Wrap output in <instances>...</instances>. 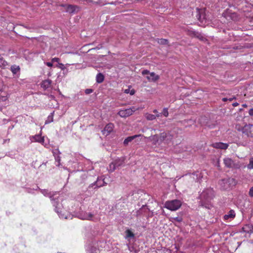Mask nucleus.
Masks as SVG:
<instances>
[{
    "label": "nucleus",
    "instance_id": "f3484780",
    "mask_svg": "<svg viewBox=\"0 0 253 253\" xmlns=\"http://www.w3.org/2000/svg\"><path fill=\"white\" fill-rule=\"evenodd\" d=\"M236 215L235 212L233 210H230L227 214L224 215V219L225 220H228V219H233Z\"/></svg>",
    "mask_w": 253,
    "mask_h": 253
},
{
    "label": "nucleus",
    "instance_id": "c9c22d12",
    "mask_svg": "<svg viewBox=\"0 0 253 253\" xmlns=\"http://www.w3.org/2000/svg\"><path fill=\"white\" fill-rule=\"evenodd\" d=\"M230 17L233 20L235 21L237 20V14L235 12L231 13Z\"/></svg>",
    "mask_w": 253,
    "mask_h": 253
},
{
    "label": "nucleus",
    "instance_id": "5701e85b",
    "mask_svg": "<svg viewBox=\"0 0 253 253\" xmlns=\"http://www.w3.org/2000/svg\"><path fill=\"white\" fill-rule=\"evenodd\" d=\"M197 17L198 19L200 21H203V20L205 19V15L203 14H202L201 13L202 12V10H200L199 9H197Z\"/></svg>",
    "mask_w": 253,
    "mask_h": 253
},
{
    "label": "nucleus",
    "instance_id": "603ef678",
    "mask_svg": "<svg viewBox=\"0 0 253 253\" xmlns=\"http://www.w3.org/2000/svg\"><path fill=\"white\" fill-rule=\"evenodd\" d=\"M232 105L234 107H236L239 105V104L237 102H235V103H233Z\"/></svg>",
    "mask_w": 253,
    "mask_h": 253
},
{
    "label": "nucleus",
    "instance_id": "a211bd4d",
    "mask_svg": "<svg viewBox=\"0 0 253 253\" xmlns=\"http://www.w3.org/2000/svg\"><path fill=\"white\" fill-rule=\"evenodd\" d=\"M41 192L44 196L49 197L51 200V201H52V199L55 198L54 197L55 194L53 192H48L47 190L45 189L42 190Z\"/></svg>",
    "mask_w": 253,
    "mask_h": 253
},
{
    "label": "nucleus",
    "instance_id": "4468645a",
    "mask_svg": "<svg viewBox=\"0 0 253 253\" xmlns=\"http://www.w3.org/2000/svg\"><path fill=\"white\" fill-rule=\"evenodd\" d=\"M31 140L32 142H37L42 144L44 142V139L41 135L38 134L32 136Z\"/></svg>",
    "mask_w": 253,
    "mask_h": 253
},
{
    "label": "nucleus",
    "instance_id": "aec40b11",
    "mask_svg": "<svg viewBox=\"0 0 253 253\" xmlns=\"http://www.w3.org/2000/svg\"><path fill=\"white\" fill-rule=\"evenodd\" d=\"M139 135H133V136H128L127 137V138H126L124 141V145H126L128 144L129 142L132 141L134 138H135L136 137L139 136Z\"/></svg>",
    "mask_w": 253,
    "mask_h": 253
},
{
    "label": "nucleus",
    "instance_id": "bb28decb",
    "mask_svg": "<svg viewBox=\"0 0 253 253\" xmlns=\"http://www.w3.org/2000/svg\"><path fill=\"white\" fill-rule=\"evenodd\" d=\"M170 220L174 224H175V223L176 222H181L182 221V218L181 217L177 216V217H171Z\"/></svg>",
    "mask_w": 253,
    "mask_h": 253
},
{
    "label": "nucleus",
    "instance_id": "3c124183",
    "mask_svg": "<svg viewBox=\"0 0 253 253\" xmlns=\"http://www.w3.org/2000/svg\"><path fill=\"white\" fill-rule=\"evenodd\" d=\"M228 99V98L224 97V98H223L222 100L223 101L225 102V101H227Z\"/></svg>",
    "mask_w": 253,
    "mask_h": 253
},
{
    "label": "nucleus",
    "instance_id": "6ab92c4d",
    "mask_svg": "<svg viewBox=\"0 0 253 253\" xmlns=\"http://www.w3.org/2000/svg\"><path fill=\"white\" fill-rule=\"evenodd\" d=\"M51 81L50 80H46L43 81L41 84V87L44 89H46L50 86Z\"/></svg>",
    "mask_w": 253,
    "mask_h": 253
},
{
    "label": "nucleus",
    "instance_id": "393cba45",
    "mask_svg": "<svg viewBox=\"0 0 253 253\" xmlns=\"http://www.w3.org/2000/svg\"><path fill=\"white\" fill-rule=\"evenodd\" d=\"M167 136V133L166 132H163L160 134L159 135V139L161 144L163 142H165V143H166V138Z\"/></svg>",
    "mask_w": 253,
    "mask_h": 253
},
{
    "label": "nucleus",
    "instance_id": "c85d7f7f",
    "mask_svg": "<svg viewBox=\"0 0 253 253\" xmlns=\"http://www.w3.org/2000/svg\"><path fill=\"white\" fill-rule=\"evenodd\" d=\"M247 168L249 169H253V157H252L250 159L249 164L248 165Z\"/></svg>",
    "mask_w": 253,
    "mask_h": 253
},
{
    "label": "nucleus",
    "instance_id": "ea45409f",
    "mask_svg": "<svg viewBox=\"0 0 253 253\" xmlns=\"http://www.w3.org/2000/svg\"><path fill=\"white\" fill-rule=\"evenodd\" d=\"M96 3L98 4L102 5H105V4H107V3L103 2V0H98V1L96 2Z\"/></svg>",
    "mask_w": 253,
    "mask_h": 253
},
{
    "label": "nucleus",
    "instance_id": "6e6552de",
    "mask_svg": "<svg viewBox=\"0 0 253 253\" xmlns=\"http://www.w3.org/2000/svg\"><path fill=\"white\" fill-rule=\"evenodd\" d=\"M76 216L83 220H91L93 217V214L90 212L87 213L83 210L77 212Z\"/></svg>",
    "mask_w": 253,
    "mask_h": 253
},
{
    "label": "nucleus",
    "instance_id": "f704fd0d",
    "mask_svg": "<svg viewBox=\"0 0 253 253\" xmlns=\"http://www.w3.org/2000/svg\"><path fill=\"white\" fill-rule=\"evenodd\" d=\"M163 114V115L165 116V117H168V115H169V112H168V108H165L163 110V112L162 113Z\"/></svg>",
    "mask_w": 253,
    "mask_h": 253
},
{
    "label": "nucleus",
    "instance_id": "5fc2aeb1",
    "mask_svg": "<svg viewBox=\"0 0 253 253\" xmlns=\"http://www.w3.org/2000/svg\"><path fill=\"white\" fill-rule=\"evenodd\" d=\"M107 4H115V2H112L111 3H107Z\"/></svg>",
    "mask_w": 253,
    "mask_h": 253
},
{
    "label": "nucleus",
    "instance_id": "58836bf2",
    "mask_svg": "<svg viewBox=\"0 0 253 253\" xmlns=\"http://www.w3.org/2000/svg\"><path fill=\"white\" fill-rule=\"evenodd\" d=\"M51 61L53 63L54 62H57L58 63L60 61V59L57 57H54V58H52Z\"/></svg>",
    "mask_w": 253,
    "mask_h": 253
},
{
    "label": "nucleus",
    "instance_id": "412c9836",
    "mask_svg": "<svg viewBox=\"0 0 253 253\" xmlns=\"http://www.w3.org/2000/svg\"><path fill=\"white\" fill-rule=\"evenodd\" d=\"M20 67L19 66H17L16 65H12L10 67V70L12 73L15 75L20 71Z\"/></svg>",
    "mask_w": 253,
    "mask_h": 253
},
{
    "label": "nucleus",
    "instance_id": "79ce46f5",
    "mask_svg": "<svg viewBox=\"0 0 253 253\" xmlns=\"http://www.w3.org/2000/svg\"><path fill=\"white\" fill-rule=\"evenodd\" d=\"M194 35L195 36H197V37H198L200 39H201V40H203L204 39V38L203 37V36H202L200 34H199L198 33H195V32H194Z\"/></svg>",
    "mask_w": 253,
    "mask_h": 253
},
{
    "label": "nucleus",
    "instance_id": "864d4df0",
    "mask_svg": "<svg viewBox=\"0 0 253 253\" xmlns=\"http://www.w3.org/2000/svg\"><path fill=\"white\" fill-rule=\"evenodd\" d=\"M235 98V97H231V98H229L228 100L229 101H232Z\"/></svg>",
    "mask_w": 253,
    "mask_h": 253
},
{
    "label": "nucleus",
    "instance_id": "f257e3e1",
    "mask_svg": "<svg viewBox=\"0 0 253 253\" xmlns=\"http://www.w3.org/2000/svg\"><path fill=\"white\" fill-rule=\"evenodd\" d=\"M214 196V191L212 189H206L202 192L199 198V204L202 207L210 209L211 207V202Z\"/></svg>",
    "mask_w": 253,
    "mask_h": 253
},
{
    "label": "nucleus",
    "instance_id": "423d86ee",
    "mask_svg": "<svg viewBox=\"0 0 253 253\" xmlns=\"http://www.w3.org/2000/svg\"><path fill=\"white\" fill-rule=\"evenodd\" d=\"M125 158L123 157L116 159L109 165V171L113 172L117 168L123 166Z\"/></svg>",
    "mask_w": 253,
    "mask_h": 253
},
{
    "label": "nucleus",
    "instance_id": "a19ab883",
    "mask_svg": "<svg viewBox=\"0 0 253 253\" xmlns=\"http://www.w3.org/2000/svg\"><path fill=\"white\" fill-rule=\"evenodd\" d=\"M93 92V90L92 89L87 88L85 90V93L86 94H89Z\"/></svg>",
    "mask_w": 253,
    "mask_h": 253
},
{
    "label": "nucleus",
    "instance_id": "72a5a7b5",
    "mask_svg": "<svg viewBox=\"0 0 253 253\" xmlns=\"http://www.w3.org/2000/svg\"><path fill=\"white\" fill-rule=\"evenodd\" d=\"M246 226L248 228V232L250 233H253V224L248 225Z\"/></svg>",
    "mask_w": 253,
    "mask_h": 253
},
{
    "label": "nucleus",
    "instance_id": "37998d69",
    "mask_svg": "<svg viewBox=\"0 0 253 253\" xmlns=\"http://www.w3.org/2000/svg\"><path fill=\"white\" fill-rule=\"evenodd\" d=\"M7 99L6 96H0V102L1 101H5Z\"/></svg>",
    "mask_w": 253,
    "mask_h": 253
},
{
    "label": "nucleus",
    "instance_id": "49530a36",
    "mask_svg": "<svg viewBox=\"0 0 253 253\" xmlns=\"http://www.w3.org/2000/svg\"><path fill=\"white\" fill-rule=\"evenodd\" d=\"M153 112L156 114V117H160V116H161V113H158V111H157L156 109H155V110L153 111Z\"/></svg>",
    "mask_w": 253,
    "mask_h": 253
},
{
    "label": "nucleus",
    "instance_id": "4be33fe9",
    "mask_svg": "<svg viewBox=\"0 0 253 253\" xmlns=\"http://www.w3.org/2000/svg\"><path fill=\"white\" fill-rule=\"evenodd\" d=\"M104 80V76L102 73H99L97 74L96 77V81L97 83L99 84L103 82Z\"/></svg>",
    "mask_w": 253,
    "mask_h": 253
},
{
    "label": "nucleus",
    "instance_id": "a18cd8bd",
    "mask_svg": "<svg viewBox=\"0 0 253 253\" xmlns=\"http://www.w3.org/2000/svg\"><path fill=\"white\" fill-rule=\"evenodd\" d=\"M149 74V71L147 70H144L142 71V74L143 75H146Z\"/></svg>",
    "mask_w": 253,
    "mask_h": 253
},
{
    "label": "nucleus",
    "instance_id": "c03bdc74",
    "mask_svg": "<svg viewBox=\"0 0 253 253\" xmlns=\"http://www.w3.org/2000/svg\"><path fill=\"white\" fill-rule=\"evenodd\" d=\"M44 64L46 65H47V66L50 67H51L53 66V63L52 62V61L44 62Z\"/></svg>",
    "mask_w": 253,
    "mask_h": 253
},
{
    "label": "nucleus",
    "instance_id": "8fccbe9b",
    "mask_svg": "<svg viewBox=\"0 0 253 253\" xmlns=\"http://www.w3.org/2000/svg\"><path fill=\"white\" fill-rule=\"evenodd\" d=\"M10 141V139H4L3 140V143L4 144V143H8Z\"/></svg>",
    "mask_w": 253,
    "mask_h": 253
},
{
    "label": "nucleus",
    "instance_id": "39448f33",
    "mask_svg": "<svg viewBox=\"0 0 253 253\" xmlns=\"http://www.w3.org/2000/svg\"><path fill=\"white\" fill-rule=\"evenodd\" d=\"M223 163L228 168L238 169L241 167L239 162H236L230 158H225L223 159Z\"/></svg>",
    "mask_w": 253,
    "mask_h": 253
},
{
    "label": "nucleus",
    "instance_id": "dca6fc26",
    "mask_svg": "<svg viewBox=\"0 0 253 253\" xmlns=\"http://www.w3.org/2000/svg\"><path fill=\"white\" fill-rule=\"evenodd\" d=\"M146 78L149 81L156 82L159 79V76L154 72L149 73V75L146 76Z\"/></svg>",
    "mask_w": 253,
    "mask_h": 253
},
{
    "label": "nucleus",
    "instance_id": "a878e982",
    "mask_svg": "<svg viewBox=\"0 0 253 253\" xmlns=\"http://www.w3.org/2000/svg\"><path fill=\"white\" fill-rule=\"evenodd\" d=\"M54 112H52L48 116L47 120L45 121V124H49L52 122H53V115H54Z\"/></svg>",
    "mask_w": 253,
    "mask_h": 253
},
{
    "label": "nucleus",
    "instance_id": "1a4fd4ad",
    "mask_svg": "<svg viewBox=\"0 0 253 253\" xmlns=\"http://www.w3.org/2000/svg\"><path fill=\"white\" fill-rule=\"evenodd\" d=\"M61 6L65 7L66 11L70 14L76 13L80 10V7L76 5L62 4Z\"/></svg>",
    "mask_w": 253,
    "mask_h": 253
},
{
    "label": "nucleus",
    "instance_id": "473e14b6",
    "mask_svg": "<svg viewBox=\"0 0 253 253\" xmlns=\"http://www.w3.org/2000/svg\"><path fill=\"white\" fill-rule=\"evenodd\" d=\"M124 92L126 93H129L130 95H133L135 93V91L134 89H132L130 91V89L128 88L125 89Z\"/></svg>",
    "mask_w": 253,
    "mask_h": 253
},
{
    "label": "nucleus",
    "instance_id": "f03ea898",
    "mask_svg": "<svg viewBox=\"0 0 253 253\" xmlns=\"http://www.w3.org/2000/svg\"><path fill=\"white\" fill-rule=\"evenodd\" d=\"M51 203L53 206L54 207L55 211L57 212L59 217L62 219H67V216L64 213H62L63 206L62 204L60 203L58 197H55V198L52 199Z\"/></svg>",
    "mask_w": 253,
    "mask_h": 253
},
{
    "label": "nucleus",
    "instance_id": "7c9ffc66",
    "mask_svg": "<svg viewBox=\"0 0 253 253\" xmlns=\"http://www.w3.org/2000/svg\"><path fill=\"white\" fill-rule=\"evenodd\" d=\"M126 236L128 238H133L134 237V234L129 230H127L126 231Z\"/></svg>",
    "mask_w": 253,
    "mask_h": 253
},
{
    "label": "nucleus",
    "instance_id": "0eeeda50",
    "mask_svg": "<svg viewBox=\"0 0 253 253\" xmlns=\"http://www.w3.org/2000/svg\"><path fill=\"white\" fill-rule=\"evenodd\" d=\"M137 110H138V108H136L135 107H132L125 110H120L118 112V115L122 118H126L131 115L133 113Z\"/></svg>",
    "mask_w": 253,
    "mask_h": 253
},
{
    "label": "nucleus",
    "instance_id": "de8ad7c7",
    "mask_svg": "<svg viewBox=\"0 0 253 253\" xmlns=\"http://www.w3.org/2000/svg\"><path fill=\"white\" fill-rule=\"evenodd\" d=\"M249 195L251 197H253V187H251L250 189Z\"/></svg>",
    "mask_w": 253,
    "mask_h": 253
},
{
    "label": "nucleus",
    "instance_id": "b1692460",
    "mask_svg": "<svg viewBox=\"0 0 253 253\" xmlns=\"http://www.w3.org/2000/svg\"><path fill=\"white\" fill-rule=\"evenodd\" d=\"M7 65V62L3 59L2 56L0 55V67L4 68Z\"/></svg>",
    "mask_w": 253,
    "mask_h": 253
},
{
    "label": "nucleus",
    "instance_id": "6e6d98bb",
    "mask_svg": "<svg viewBox=\"0 0 253 253\" xmlns=\"http://www.w3.org/2000/svg\"><path fill=\"white\" fill-rule=\"evenodd\" d=\"M213 126H212L210 127L211 128H213Z\"/></svg>",
    "mask_w": 253,
    "mask_h": 253
},
{
    "label": "nucleus",
    "instance_id": "9b49d317",
    "mask_svg": "<svg viewBox=\"0 0 253 253\" xmlns=\"http://www.w3.org/2000/svg\"><path fill=\"white\" fill-rule=\"evenodd\" d=\"M106 183L104 181V179L102 177H98L97 180L91 184L89 186L88 188H90L91 187H93V186H95L94 188H99L101 186H104Z\"/></svg>",
    "mask_w": 253,
    "mask_h": 253
},
{
    "label": "nucleus",
    "instance_id": "4d7b16f0",
    "mask_svg": "<svg viewBox=\"0 0 253 253\" xmlns=\"http://www.w3.org/2000/svg\"><path fill=\"white\" fill-rule=\"evenodd\" d=\"M2 108L1 107H0V110H1Z\"/></svg>",
    "mask_w": 253,
    "mask_h": 253
},
{
    "label": "nucleus",
    "instance_id": "9d476101",
    "mask_svg": "<svg viewBox=\"0 0 253 253\" xmlns=\"http://www.w3.org/2000/svg\"><path fill=\"white\" fill-rule=\"evenodd\" d=\"M242 132L248 137H253V125H246L242 127Z\"/></svg>",
    "mask_w": 253,
    "mask_h": 253
},
{
    "label": "nucleus",
    "instance_id": "c756f323",
    "mask_svg": "<svg viewBox=\"0 0 253 253\" xmlns=\"http://www.w3.org/2000/svg\"><path fill=\"white\" fill-rule=\"evenodd\" d=\"M168 136L166 138V143H169L172 139V136L169 133H167Z\"/></svg>",
    "mask_w": 253,
    "mask_h": 253
},
{
    "label": "nucleus",
    "instance_id": "20e7f679",
    "mask_svg": "<svg viewBox=\"0 0 253 253\" xmlns=\"http://www.w3.org/2000/svg\"><path fill=\"white\" fill-rule=\"evenodd\" d=\"M219 184L223 189L227 190L235 185V180L232 178H226L220 180Z\"/></svg>",
    "mask_w": 253,
    "mask_h": 253
},
{
    "label": "nucleus",
    "instance_id": "cd10ccee",
    "mask_svg": "<svg viewBox=\"0 0 253 253\" xmlns=\"http://www.w3.org/2000/svg\"><path fill=\"white\" fill-rule=\"evenodd\" d=\"M146 118L148 120H153L156 119V116L153 114H148L146 116Z\"/></svg>",
    "mask_w": 253,
    "mask_h": 253
},
{
    "label": "nucleus",
    "instance_id": "2eb2a0df",
    "mask_svg": "<svg viewBox=\"0 0 253 253\" xmlns=\"http://www.w3.org/2000/svg\"><path fill=\"white\" fill-rule=\"evenodd\" d=\"M149 139L153 145H157L161 144L159 135H154L149 137Z\"/></svg>",
    "mask_w": 253,
    "mask_h": 253
},
{
    "label": "nucleus",
    "instance_id": "f8f14e48",
    "mask_svg": "<svg viewBox=\"0 0 253 253\" xmlns=\"http://www.w3.org/2000/svg\"><path fill=\"white\" fill-rule=\"evenodd\" d=\"M114 127V124L112 123L108 124L102 130V133L104 135H109L113 130Z\"/></svg>",
    "mask_w": 253,
    "mask_h": 253
},
{
    "label": "nucleus",
    "instance_id": "2f4dec72",
    "mask_svg": "<svg viewBox=\"0 0 253 253\" xmlns=\"http://www.w3.org/2000/svg\"><path fill=\"white\" fill-rule=\"evenodd\" d=\"M158 43L161 44H167L168 43V41L166 39H159Z\"/></svg>",
    "mask_w": 253,
    "mask_h": 253
},
{
    "label": "nucleus",
    "instance_id": "ddd939ff",
    "mask_svg": "<svg viewBox=\"0 0 253 253\" xmlns=\"http://www.w3.org/2000/svg\"><path fill=\"white\" fill-rule=\"evenodd\" d=\"M212 146L215 148L220 149H226L228 147V144L222 142H215L212 144Z\"/></svg>",
    "mask_w": 253,
    "mask_h": 253
},
{
    "label": "nucleus",
    "instance_id": "4c0bfd02",
    "mask_svg": "<svg viewBox=\"0 0 253 253\" xmlns=\"http://www.w3.org/2000/svg\"><path fill=\"white\" fill-rule=\"evenodd\" d=\"M55 161L58 162V164L56 165L57 166H60V158L59 156L55 157Z\"/></svg>",
    "mask_w": 253,
    "mask_h": 253
},
{
    "label": "nucleus",
    "instance_id": "7ed1b4c3",
    "mask_svg": "<svg viewBox=\"0 0 253 253\" xmlns=\"http://www.w3.org/2000/svg\"><path fill=\"white\" fill-rule=\"evenodd\" d=\"M181 205V201L175 199L166 201L164 205V208L171 211H175L180 208Z\"/></svg>",
    "mask_w": 253,
    "mask_h": 253
},
{
    "label": "nucleus",
    "instance_id": "e433bc0d",
    "mask_svg": "<svg viewBox=\"0 0 253 253\" xmlns=\"http://www.w3.org/2000/svg\"><path fill=\"white\" fill-rule=\"evenodd\" d=\"M56 67L61 69V70H64L65 69V66L63 64L58 63V64L56 65Z\"/></svg>",
    "mask_w": 253,
    "mask_h": 253
},
{
    "label": "nucleus",
    "instance_id": "09e8293b",
    "mask_svg": "<svg viewBox=\"0 0 253 253\" xmlns=\"http://www.w3.org/2000/svg\"><path fill=\"white\" fill-rule=\"evenodd\" d=\"M249 114L251 116H253V108L250 109L249 110Z\"/></svg>",
    "mask_w": 253,
    "mask_h": 253
}]
</instances>
